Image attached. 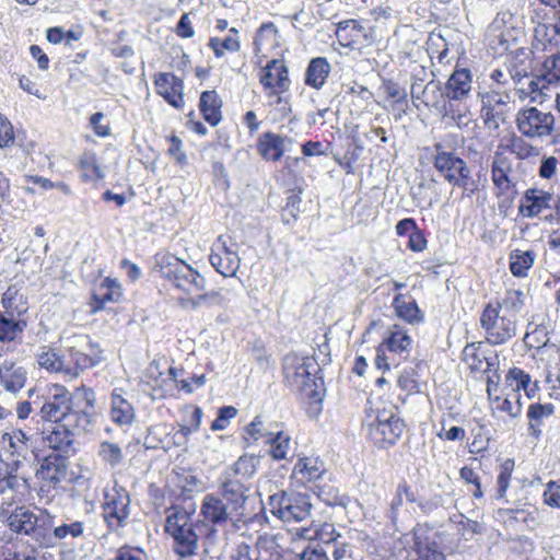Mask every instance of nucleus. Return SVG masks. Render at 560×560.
I'll return each mask as SVG.
<instances>
[{"label": "nucleus", "instance_id": "f257e3e1", "mask_svg": "<svg viewBox=\"0 0 560 560\" xmlns=\"http://www.w3.org/2000/svg\"><path fill=\"white\" fill-rule=\"evenodd\" d=\"M525 305V295L520 289H508L502 298L485 303L480 316V327L491 346H502L516 336L517 316Z\"/></svg>", "mask_w": 560, "mask_h": 560}, {"label": "nucleus", "instance_id": "f03ea898", "mask_svg": "<svg viewBox=\"0 0 560 560\" xmlns=\"http://www.w3.org/2000/svg\"><path fill=\"white\" fill-rule=\"evenodd\" d=\"M95 393L91 388H78L71 394L65 386L55 385L42 405V419L51 423L63 421L69 416H93Z\"/></svg>", "mask_w": 560, "mask_h": 560}, {"label": "nucleus", "instance_id": "7ed1b4c3", "mask_svg": "<svg viewBox=\"0 0 560 560\" xmlns=\"http://www.w3.org/2000/svg\"><path fill=\"white\" fill-rule=\"evenodd\" d=\"M304 352H288L282 359L283 376L287 383L304 398L320 402L323 399V378L318 376L320 368L313 355Z\"/></svg>", "mask_w": 560, "mask_h": 560}, {"label": "nucleus", "instance_id": "20e7f679", "mask_svg": "<svg viewBox=\"0 0 560 560\" xmlns=\"http://www.w3.org/2000/svg\"><path fill=\"white\" fill-rule=\"evenodd\" d=\"M156 271L174 289L183 292L185 295L195 294L196 299L187 300L194 307L207 299L208 294L202 293L206 288L203 276L175 255L167 253L158 258Z\"/></svg>", "mask_w": 560, "mask_h": 560}, {"label": "nucleus", "instance_id": "39448f33", "mask_svg": "<svg viewBox=\"0 0 560 560\" xmlns=\"http://www.w3.org/2000/svg\"><path fill=\"white\" fill-rule=\"evenodd\" d=\"M432 164L446 183L453 187H458L469 196L480 190L479 180L471 176L470 167L467 162L457 155L454 151H446L442 143H435Z\"/></svg>", "mask_w": 560, "mask_h": 560}, {"label": "nucleus", "instance_id": "423d86ee", "mask_svg": "<svg viewBox=\"0 0 560 560\" xmlns=\"http://www.w3.org/2000/svg\"><path fill=\"white\" fill-rule=\"evenodd\" d=\"M165 532L174 539L173 550L182 558L196 553L198 535L191 521V513L179 505L167 510Z\"/></svg>", "mask_w": 560, "mask_h": 560}, {"label": "nucleus", "instance_id": "0eeeda50", "mask_svg": "<svg viewBox=\"0 0 560 560\" xmlns=\"http://www.w3.org/2000/svg\"><path fill=\"white\" fill-rule=\"evenodd\" d=\"M259 83L266 97L275 98L273 104L281 110L290 112L289 98L283 95L290 90L291 79L283 59L273 58L267 61L259 72Z\"/></svg>", "mask_w": 560, "mask_h": 560}, {"label": "nucleus", "instance_id": "6e6552de", "mask_svg": "<svg viewBox=\"0 0 560 560\" xmlns=\"http://www.w3.org/2000/svg\"><path fill=\"white\" fill-rule=\"evenodd\" d=\"M92 424L90 416H69L63 421L51 423L44 431V441L47 445L61 453L73 451V443L77 436L89 431Z\"/></svg>", "mask_w": 560, "mask_h": 560}, {"label": "nucleus", "instance_id": "1a4fd4ad", "mask_svg": "<svg viewBox=\"0 0 560 560\" xmlns=\"http://www.w3.org/2000/svg\"><path fill=\"white\" fill-rule=\"evenodd\" d=\"M50 514L38 510L37 513L26 506H18L7 516V523L11 530L18 534L31 536L40 547L47 541V529Z\"/></svg>", "mask_w": 560, "mask_h": 560}, {"label": "nucleus", "instance_id": "9d476101", "mask_svg": "<svg viewBox=\"0 0 560 560\" xmlns=\"http://www.w3.org/2000/svg\"><path fill=\"white\" fill-rule=\"evenodd\" d=\"M335 36L341 47L358 51L377 42L375 27L364 19H347L336 23Z\"/></svg>", "mask_w": 560, "mask_h": 560}, {"label": "nucleus", "instance_id": "9b49d317", "mask_svg": "<svg viewBox=\"0 0 560 560\" xmlns=\"http://www.w3.org/2000/svg\"><path fill=\"white\" fill-rule=\"evenodd\" d=\"M199 516L200 522L208 528V538L213 537L219 529H223L229 522H238L241 517L221 497L215 493H207L201 501Z\"/></svg>", "mask_w": 560, "mask_h": 560}, {"label": "nucleus", "instance_id": "f8f14e48", "mask_svg": "<svg viewBox=\"0 0 560 560\" xmlns=\"http://www.w3.org/2000/svg\"><path fill=\"white\" fill-rule=\"evenodd\" d=\"M269 510L279 520L285 523L302 522L310 517L312 504L307 497L302 494H288L278 492L269 497Z\"/></svg>", "mask_w": 560, "mask_h": 560}, {"label": "nucleus", "instance_id": "ddd939ff", "mask_svg": "<svg viewBox=\"0 0 560 560\" xmlns=\"http://www.w3.org/2000/svg\"><path fill=\"white\" fill-rule=\"evenodd\" d=\"M516 127L527 139H544L555 131L556 119L550 112H542L537 107H525L516 114Z\"/></svg>", "mask_w": 560, "mask_h": 560}, {"label": "nucleus", "instance_id": "4468645a", "mask_svg": "<svg viewBox=\"0 0 560 560\" xmlns=\"http://www.w3.org/2000/svg\"><path fill=\"white\" fill-rule=\"evenodd\" d=\"M490 173L495 198L512 201L517 195V180L513 176L512 160L504 152L495 151Z\"/></svg>", "mask_w": 560, "mask_h": 560}, {"label": "nucleus", "instance_id": "2eb2a0df", "mask_svg": "<svg viewBox=\"0 0 560 560\" xmlns=\"http://www.w3.org/2000/svg\"><path fill=\"white\" fill-rule=\"evenodd\" d=\"M32 448V440L23 431L4 433L0 438V464L16 472Z\"/></svg>", "mask_w": 560, "mask_h": 560}, {"label": "nucleus", "instance_id": "dca6fc26", "mask_svg": "<svg viewBox=\"0 0 560 560\" xmlns=\"http://www.w3.org/2000/svg\"><path fill=\"white\" fill-rule=\"evenodd\" d=\"M209 261L217 272L223 277L236 275L241 258L237 252V244L231 235H219L211 246Z\"/></svg>", "mask_w": 560, "mask_h": 560}, {"label": "nucleus", "instance_id": "f3484780", "mask_svg": "<svg viewBox=\"0 0 560 560\" xmlns=\"http://www.w3.org/2000/svg\"><path fill=\"white\" fill-rule=\"evenodd\" d=\"M521 33L514 25V15L510 11H502L488 26L487 39L492 49L506 51L516 44Z\"/></svg>", "mask_w": 560, "mask_h": 560}, {"label": "nucleus", "instance_id": "a211bd4d", "mask_svg": "<svg viewBox=\"0 0 560 560\" xmlns=\"http://www.w3.org/2000/svg\"><path fill=\"white\" fill-rule=\"evenodd\" d=\"M377 338H381V341L376 350H407L412 343L411 337L404 327L393 325L384 330L376 322H372L363 334V341H375Z\"/></svg>", "mask_w": 560, "mask_h": 560}, {"label": "nucleus", "instance_id": "6ab92c4d", "mask_svg": "<svg viewBox=\"0 0 560 560\" xmlns=\"http://www.w3.org/2000/svg\"><path fill=\"white\" fill-rule=\"evenodd\" d=\"M103 515L110 530L117 532L127 525L130 516L129 493L120 488L105 494Z\"/></svg>", "mask_w": 560, "mask_h": 560}, {"label": "nucleus", "instance_id": "aec40b11", "mask_svg": "<svg viewBox=\"0 0 560 560\" xmlns=\"http://www.w3.org/2000/svg\"><path fill=\"white\" fill-rule=\"evenodd\" d=\"M370 434L376 443L394 445L405 430L404 421L392 410H378L374 420L368 422Z\"/></svg>", "mask_w": 560, "mask_h": 560}, {"label": "nucleus", "instance_id": "412c9836", "mask_svg": "<svg viewBox=\"0 0 560 560\" xmlns=\"http://www.w3.org/2000/svg\"><path fill=\"white\" fill-rule=\"evenodd\" d=\"M412 539L406 560H446L432 529L418 526L413 529Z\"/></svg>", "mask_w": 560, "mask_h": 560}, {"label": "nucleus", "instance_id": "4be33fe9", "mask_svg": "<svg viewBox=\"0 0 560 560\" xmlns=\"http://www.w3.org/2000/svg\"><path fill=\"white\" fill-rule=\"evenodd\" d=\"M156 95L177 110L186 105L184 80L172 72H156L152 78Z\"/></svg>", "mask_w": 560, "mask_h": 560}, {"label": "nucleus", "instance_id": "5701e85b", "mask_svg": "<svg viewBox=\"0 0 560 560\" xmlns=\"http://www.w3.org/2000/svg\"><path fill=\"white\" fill-rule=\"evenodd\" d=\"M378 92L383 100V107L393 113L396 120L407 115L409 110V100L405 86L393 79H383Z\"/></svg>", "mask_w": 560, "mask_h": 560}, {"label": "nucleus", "instance_id": "b1692460", "mask_svg": "<svg viewBox=\"0 0 560 560\" xmlns=\"http://www.w3.org/2000/svg\"><path fill=\"white\" fill-rule=\"evenodd\" d=\"M552 199L553 196L548 190L537 187L527 188L520 199L518 215L526 219L537 218L551 207Z\"/></svg>", "mask_w": 560, "mask_h": 560}, {"label": "nucleus", "instance_id": "393cba45", "mask_svg": "<svg viewBox=\"0 0 560 560\" xmlns=\"http://www.w3.org/2000/svg\"><path fill=\"white\" fill-rule=\"evenodd\" d=\"M122 296L120 282L112 277H105L92 290L88 303L91 314L103 311L108 303H118Z\"/></svg>", "mask_w": 560, "mask_h": 560}, {"label": "nucleus", "instance_id": "a878e982", "mask_svg": "<svg viewBox=\"0 0 560 560\" xmlns=\"http://www.w3.org/2000/svg\"><path fill=\"white\" fill-rule=\"evenodd\" d=\"M248 491L249 483L245 482V480L223 475L221 479V498L235 513H238L241 518L244 504L248 499Z\"/></svg>", "mask_w": 560, "mask_h": 560}, {"label": "nucleus", "instance_id": "bb28decb", "mask_svg": "<svg viewBox=\"0 0 560 560\" xmlns=\"http://www.w3.org/2000/svg\"><path fill=\"white\" fill-rule=\"evenodd\" d=\"M75 170L83 184L97 186L106 177V168L101 163V159L92 150H84L77 159Z\"/></svg>", "mask_w": 560, "mask_h": 560}, {"label": "nucleus", "instance_id": "cd10ccee", "mask_svg": "<svg viewBox=\"0 0 560 560\" xmlns=\"http://www.w3.org/2000/svg\"><path fill=\"white\" fill-rule=\"evenodd\" d=\"M481 118L488 129H498L506 119L508 102L498 92H487L482 95Z\"/></svg>", "mask_w": 560, "mask_h": 560}, {"label": "nucleus", "instance_id": "c85d7f7f", "mask_svg": "<svg viewBox=\"0 0 560 560\" xmlns=\"http://www.w3.org/2000/svg\"><path fill=\"white\" fill-rule=\"evenodd\" d=\"M69 468V459L60 453H50L43 458L36 476L56 487L66 479Z\"/></svg>", "mask_w": 560, "mask_h": 560}, {"label": "nucleus", "instance_id": "c756f323", "mask_svg": "<svg viewBox=\"0 0 560 560\" xmlns=\"http://www.w3.org/2000/svg\"><path fill=\"white\" fill-rule=\"evenodd\" d=\"M26 486L25 479L9 469H5V474H0V510L2 516H5L7 508L20 501V495L23 494Z\"/></svg>", "mask_w": 560, "mask_h": 560}, {"label": "nucleus", "instance_id": "7c9ffc66", "mask_svg": "<svg viewBox=\"0 0 560 560\" xmlns=\"http://www.w3.org/2000/svg\"><path fill=\"white\" fill-rule=\"evenodd\" d=\"M1 305L3 311L0 314L16 319H25L24 316L30 310L28 299L24 294L22 287L16 283L9 285L2 293Z\"/></svg>", "mask_w": 560, "mask_h": 560}, {"label": "nucleus", "instance_id": "2f4dec72", "mask_svg": "<svg viewBox=\"0 0 560 560\" xmlns=\"http://www.w3.org/2000/svg\"><path fill=\"white\" fill-rule=\"evenodd\" d=\"M287 137L265 131L258 136L255 144L256 152L266 162H278L285 153Z\"/></svg>", "mask_w": 560, "mask_h": 560}, {"label": "nucleus", "instance_id": "473e14b6", "mask_svg": "<svg viewBox=\"0 0 560 560\" xmlns=\"http://www.w3.org/2000/svg\"><path fill=\"white\" fill-rule=\"evenodd\" d=\"M472 85V74L468 68H456L444 84L443 95L450 101H464Z\"/></svg>", "mask_w": 560, "mask_h": 560}, {"label": "nucleus", "instance_id": "72a5a7b5", "mask_svg": "<svg viewBox=\"0 0 560 560\" xmlns=\"http://www.w3.org/2000/svg\"><path fill=\"white\" fill-rule=\"evenodd\" d=\"M198 109L202 119L211 127H217L223 119V100L215 90L200 93Z\"/></svg>", "mask_w": 560, "mask_h": 560}, {"label": "nucleus", "instance_id": "f704fd0d", "mask_svg": "<svg viewBox=\"0 0 560 560\" xmlns=\"http://www.w3.org/2000/svg\"><path fill=\"white\" fill-rule=\"evenodd\" d=\"M253 44L255 52L264 56L279 49L281 36L277 25L271 21L261 23L255 33Z\"/></svg>", "mask_w": 560, "mask_h": 560}, {"label": "nucleus", "instance_id": "c9c22d12", "mask_svg": "<svg viewBox=\"0 0 560 560\" xmlns=\"http://www.w3.org/2000/svg\"><path fill=\"white\" fill-rule=\"evenodd\" d=\"M26 375V369L18 362L5 360L0 365V385L11 394L24 387Z\"/></svg>", "mask_w": 560, "mask_h": 560}, {"label": "nucleus", "instance_id": "e433bc0d", "mask_svg": "<svg viewBox=\"0 0 560 560\" xmlns=\"http://www.w3.org/2000/svg\"><path fill=\"white\" fill-rule=\"evenodd\" d=\"M84 523L81 521H74L70 523H62L58 526H54V517L50 515V522L47 529V541H43L45 548L54 547L58 541L67 539L80 538L84 534Z\"/></svg>", "mask_w": 560, "mask_h": 560}, {"label": "nucleus", "instance_id": "4c0bfd02", "mask_svg": "<svg viewBox=\"0 0 560 560\" xmlns=\"http://www.w3.org/2000/svg\"><path fill=\"white\" fill-rule=\"evenodd\" d=\"M363 152V145L355 137H347L340 149L334 154V160L347 174L354 172V164Z\"/></svg>", "mask_w": 560, "mask_h": 560}, {"label": "nucleus", "instance_id": "58836bf2", "mask_svg": "<svg viewBox=\"0 0 560 560\" xmlns=\"http://www.w3.org/2000/svg\"><path fill=\"white\" fill-rule=\"evenodd\" d=\"M136 412L133 406L125 398L124 389L114 388L110 394V418L119 425L131 424Z\"/></svg>", "mask_w": 560, "mask_h": 560}, {"label": "nucleus", "instance_id": "ea45409f", "mask_svg": "<svg viewBox=\"0 0 560 560\" xmlns=\"http://www.w3.org/2000/svg\"><path fill=\"white\" fill-rule=\"evenodd\" d=\"M207 46L217 59L223 58L226 54H237L242 48L240 31L236 27H230L226 36L210 37Z\"/></svg>", "mask_w": 560, "mask_h": 560}, {"label": "nucleus", "instance_id": "a19ab883", "mask_svg": "<svg viewBox=\"0 0 560 560\" xmlns=\"http://www.w3.org/2000/svg\"><path fill=\"white\" fill-rule=\"evenodd\" d=\"M540 81H545L549 84L560 81V52L553 54L546 58L542 65L541 78L529 82L528 92L530 100L534 102L538 98L537 92L540 93V90L545 88V85L541 88L539 86Z\"/></svg>", "mask_w": 560, "mask_h": 560}, {"label": "nucleus", "instance_id": "79ce46f5", "mask_svg": "<svg viewBox=\"0 0 560 560\" xmlns=\"http://www.w3.org/2000/svg\"><path fill=\"white\" fill-rule=\"evenodd\" d=\"M392 305L395 314L409 324L423 320V314L410 294L397 293L393 299Z\"/></svg>", "mask_w": 560, "mask_h": 560}, {"label": "nucleus", "instance_id": "37998d69", "mask_svg": "<svg viewBox=\"0 0 560 560\" xmlns=\"http://www.w3.org/2000/svg\"><path fill=\"white\" fill-rule=\"evenodd\" d=\"M497 151L509 152L517 160H527L540 154L539 148L529 143L524 136L512 135L505 139L504 143L498 147Z\"/></svg>", "mask_w": 560, "mask_h": 560}, {"label": "nucleus", "instance_id": "c03bdc74", "mask_svg": "<svg viewBox=\"0 0 560 560\" xmlns=\"http://www.w3.org/2000/svg\"><path fill=\"white\" fill-rule=\"evenodd\" d=\"M522 395L517 389H510L504 393V397L495 396L491 398L490 405L493 413H506L511 419H516L522 412Z\"/></svg>", "mask_w": 560, "mask_h": 560}, {"label": "nucleus", "instance_id": "a18cd8bd", "mask_svg": "<svg viewBox=\"0 0 560 560\" xmlns=\"http://www.w3.org/2000/svg\"><path fill=\"white\" fill-rule=\"evenodd\" d=\"M329 73L330 65L325 57L313 58L306 68L304 83L319 90L326 83Z\"/></svg>", "mask_w": 560, "mask_h": 560}, {"label": "nucleus", "instance_id": "49530a36", "mask_svg": "<svg viewBox=\"0 0 560 560\" xmlns=\"http://www.w3.org/2000/svg\"><path fill=\"white\" fill-rule=\"evenodd\" d=\"M324 472V463L314 457L300 458L293 468V475L301 482L315 481L319 479Z\"/></svg>", "mask_w": 560, "mask_h": 560}, {"label": "nucleus", "instance_id": "de8ad7c7", "mask_svg": "<svg viewBox=\"0 0 560 560\" xmlns=\"http://www.w3.org/2000/svg\"><path fill=\"white\" fill-rule=\"evenodd\" d=\"M536 255L534 250L513 249L509 255V267L511 273L516 278L528 276L529 269L534 266Z\"/></svg>", "mask_w": 560, "mask_h": 560}, {"label": "nucleus", "instance_id": "09e8293b", "mask_svg": "<svg viewBox=\"0 0 560 560\" xmlns=\"http://www.w3.org/2000/svg\"><path fill=\"white\" fill-rule=\"evenodd\" d=\"M460 354L471 372L490 373L491 369L499 364L495 353L490 357H486V352H460Z\"/></svg>", "mask_w": 560, "mask_h": 560}, {"label": "nucleus", "instance_id": "8fccbe9b", "mask_svg": "<svg viewBox=\"0 0 560 560\" xmlns=\"http://www.w3.org/2000/svg\"><path fill=\"white\" fill-rule=\"evenodd\" d=\"M27 326L26 319H16L3 314H0V341L12 342L21 338L23 331Z\"/></svg>", "mask_w": 560, "mask_h": 560}, {"label": "nucleus", "instance_id": "3c124183", "mask_svg": "<svg viewBox=\"0 0 560 560\" xmlns=\"http://www.w3.org/2000/svg\"><path fill=\"white\" fill-rule=\"evenodd\" d=\"M37 363L50 373H65L68 375V355L62 352H40Z\"/></svg>", "mask_w": 560, "mask_h": 560}, {"label": "nucleus", "instance_id": "603ef678", "mask_svg": "<svg viewBox=\"0 0 560 560\" xmlns=\"http://www.w3.org/2000/svg\"><path fill=\"white\" fill-rule=\"evenodd\" d=\"M523 340L527 350H542L549 343L548 329L544 325L529 324Z\"/></svg>", "mask_w": 560, "mask_h": 560}, {"label": "nucleus", "instance_id": "864d4df0", "mask_svg": "<svg viewBox=\"0 0 560 560\" xmlns=\"http://www.w3.org/2000/svg\"><path fill=\"white\" fill-rule=\"evenodd\" d=\"M68 355V375L75 377L80 372L94 366L100 358H91L85 352H62Z\"/></svg>", "mask_w": 560, "mask_h": 560}, {"label": "nucleus", "instance_id": "5fc2aeb1", "mask_svg": "<svg viewBox=\"0 0 560 560\" xmlns=\"http://www.w3.org/2000/svg\"><path fill=\"white\" fill-rule=\"evenodd\" d=\"M269 454L275 460L285 459L291 447V438L282 431L269 433Z\"/></svg>", "mask_w": 560, "mask_h": 560}, {"label": "nucleus", "instance_id": "6e6d98bb", "mask_svg": "<svg viewBox=\"0 0 560 560\" xmlns=\"http://www.w3.org/2000/svg\"><path fill=\"white\" fill-rule=\"evenodd\" d=\"M256 472V460L250 456H241L232 466V468L224 472V475L235 478H241L248 482V480Z\"/></svg>", "mask_w": 560, "mask_h": 560}, {"label": "nucleus", "instance_id": "4d7b16f0", "mask_svg": "<svg viewBox=\"0 0 560 560\" xmlns=\"http://www.w3.org/2000/svg\"><path fill=\"white\" fill-rule=\"evenodd\" d=\"M355 215L359 223L368 224L374 221L378 215V206L372 197L365 196L360 198L354 207Z\"/></svg>", "mask_w": 560, "mask_h": 560}, {"label": "nucleus", "instance_id": "13d9d810", "mask_svg": "<svg viewBox=\"0 0 560 560\" xmlns=\"http://www.w3.org/2000/svg\"><path fill=\"white\" fill-rule=\"evenodd\" d=\"M428 51L432 61L436 60L439 65L448 66L452 62L450 58V48L447 43L440 36L438 40L430 39Z\"/></svg>", "mask_w": 560, "mask_h": 560}, {"label": "nucleus", "instance_id": "bf43d9fd", "mask_svg": "<svg viewBox=\"0 0 560 560\" xmlns=\"http://www.w3.org/2000/svg\"><path fill=\"white\" fill-rule=\"evenodd\" d=\"M514 459L506 458L500 466V471L497 477V500H503L510 486V480L514 469Z\"/></svg>", "mask_w": 560, "mask_h": 560}, {"label": "nucleus", "instance_id": "052dcab7", "mask_svg": "<svg viewBox=\"0 0 560 560\" xmlns=\"http://www.w3.org/2000/svg\"><path fill=\"white\" fill-rule=\"evenodd\" d=\"M98 456L112 467L120 464L124 458L122 450L112 442H102L100 444Z\"/></svg>", "mask_w": 560, "mask_h": 560}, {"label": "nucleus", "instance_id": "680f3d73", "mask_svg": "<svg viewBox=\"0 0 560 560\" xmlns=\"http://www.w3.org/2000/svg\"><path fill=\"white\" fill-rule=\"evenodd\" d=\"M555 412V406L552 404H532L527 411V417L529 419V428L534 430L535 434H539V430H535V423L537 425L540 424L542 418L549 417Z\"/></svg>", "mask_w": 560, "mask_h": 560}, {"label": "nucleus", "instance_id": "e2e57ef3", "mask_svg": "<svg viewBox=\"0 0 560 560\" xmlns=\"http://www.w3.org/2000/svg\"><path fill=\"white\" fill-rule=\"evenodd\" d=\"M551 25H544V48L547 50H559L560 48V13Z\"/></svg>", "mask_w": 560, "mask_h": 560}, {"label": "nucleus", "instance_id": "0e129e2a", "mask_svg": "<svg viewBox=\"0 0 560 560\" xmlns=\"http://www.w3.org/2000/svg\"><path fill=\"white\" fill-rule=\"evenodd\" d=\"M167 371L171 375L173 381H177V373L178 371L167 365V361L163 358L154 359L150 365L147 369V375L150 378L158 380L160 376L164 374V372Z\"/></svg>", "mask_w": 560, "mask_h": 560}, {"label": "nucleus", "instance_id": "69168bd1", "mask_svg": "<svg viewBox=\"0 0 560 560\" xmlns=\"http://www.w3.org/2000/svg\"><path fill=\"white\" fill-rule=\"evenodd\" d=\"M15 143V131L9 118L0 113V148L7 149Z\"/></svg>", "mask_w": 560, "mask_h": 560}, {"label": "nucleus", "instance_id": "338daca9", "mask_svg": "<svg viewBox=\"0 0 560 560\" xmlns=\"http://www.w3.org/2000/svg\"><path fill=\"white\" fill-rule=\"evenodd\" d=\"M105 115L102 112L94 113L89 118V126L94 135L100 138H107L112 133L109 121H104Z\"/></svg>", "mask_w": 560, "mask_h": 560}, {"label": "nucleus", "instance_id": "774afa93", "mask_svg": "<svg viewBox=\"0 0 560 560\" xmlns=\"http://www.w3.org/2000/svg\"><path fill=\"white\" fill-rule=\"evenodd\" d=\"M3 560H45V553L35 548L9 550Z\"/></svg>", "mask_w": 560, "mask_h": 560}]
</instances>
